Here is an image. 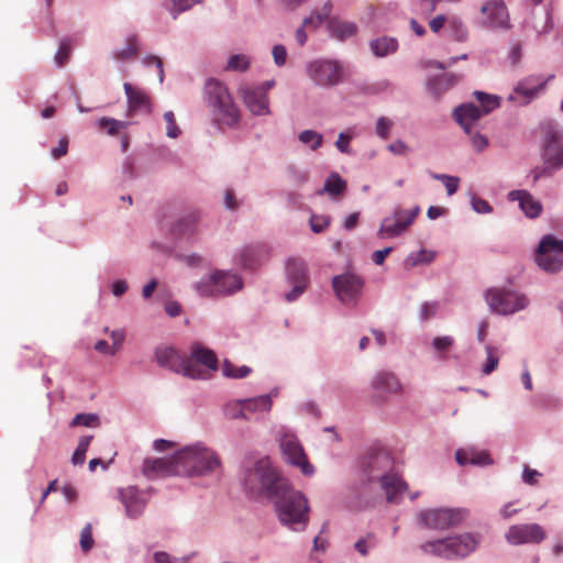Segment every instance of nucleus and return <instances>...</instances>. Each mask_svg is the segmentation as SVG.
Listing matches in <instances>:
<instances>
[{"instance_id":"36","label":"nucleus","mask_w":563,"mask_h":563,"mask_svg":"<svg viewBox=\"0 0 563 563\" xmlns=\"http://www.w3.org/2000/svg\"><path fill=\"white\" fill-rule=\"evenodd\" d=\"M419 212V207H415L411 210L396 209L394 213L390 216V218H393L398 223L402 224L404 231H406L413 223Z\"/></svg>"},{"instance_id":"35","label":"nucleus","mask_w":563,"mask_h":563,"mask_svg":"<svg viewBox=\"0 0 563 563\" xmlns=\"http://www.w3.org/2000/svg\"><path fill=\"white\" fill-rule=\"evenodd\" d=\"M404 231V225L395 221L390 217H386L380 224V228L378 230V236L385 238V236H398Z\"/></svg>"},{"instance_id":"12","label":"nucleus","mask_w":563,"mask_h":563,"mask_svg":"<svg viewBox=\"0 0 563 563\" xmlns=\"http://www.w3.org/2000/svg\"><path fill=\"white\" fill-rule=\"evenodd\" d=\"M489 307L497 313L511 314L528 306L525 295L506 289H489L486 294Z\"/></svg>"},{"instance_id":"2","label":"nucleus","mask_w":563,"mask_h":563,"mask_svg":"<svg viewBox=\"0 0 563 563\" xmlns=\"http://www.w3.org/2000/svg\"><path fill=\"white\" fill-rule=\"evenodd\" d=\"M362 472L367 482L380 483L389 503H396L408 488L395 467L394 459L384 450L368 453L362 462Z\"/></svg>"},{"instance_id":"47","label":"nucleus","mask_w":563,"mask_h":563,"mask_svg":"<svg viewBox=\"0 0 563 563\" xmlns=\"http://www.w3.org/2000/svg\"><path fill=\"white\" fill-rule=\"evenodd\" d=\"M196 290L205 297L217 296L214 274L196 284Z\"/></svg>"},{"instance_id":"57","label":"nucleus","mask_w":563,"mask_h":563,"mask_svg":"<svg viewBox=\"0 0 563 563\" xmlns=\"http://www.w3.org/2000/svg\"><path fill=\"white\" fill-rule=\"evenodd\" d=\"M274 62L277 66H284L287 58L286 47L282 44H277L272 49Z\"/></svg>"},{"instance_id":"42","label":"nucleus","mask_w":563,"mask_h":563,"mask_svg":"<svg viewBox=\"0 0 563 563\" xmlns=\"http://www.w3.org/2000/svg\"><path fill=\"white\" fill-rule=\"evenodd\" d=\"M199 220V212L192 211L186 218L181 219L177 227L176 232L179 234H189L194 232L195 224Z\"/></svg>"},{"instance_id":"19","label":"nucleus","mask_w":563,"mask_h":563,"mask_svg":"<svg viewBox=\"0 0 563 563\" xmlns=\"http://www.w3.org/2000/svg\"><path fill=\"white\" fill-rule=\"evenodd\" d=\"M178 467V454L170 459H146L143 464V473L148 478L180 475Z\"/></svg>"},{"instance_id":"18","label":"nucleus","mask_w":563,"mask_h":563,"mask_svg":"<svg viewBox=\"0 0 563 563\" xmlns=\"http://www.w3.org/2000/svg\"><path fill=\"white\" fill-rule=\"evenodd\" d=\"M332 285L339 299L342 302H350L361 295L364 282L360 276L347 273L335 276Z\"/></svg>"},{"instance_id":"15","label":"nucleus","mask_w":563,"mask_h":563,"mask_svg":"<svg viewBox=\"0 0 563 563\" xmlns=\"http://www.w3.org/2000/svg\"><path fill=\"white\" fill-rule=\"evenodd\" d=\"M479 23L490 29H509V13L504 0H488L481 7Z\"/></svg>"},{"instance_id":"60","label":"nucleus","mask_w":563,"mask_h":563,"mask_svg":"<svg viewBox=\"0 0 563 563\" xmlns=\"http://www.w3.org/2000/svg\"><path fill=\"white\" fill-rule=\"evenodd\" d=\"M110 336L112 340L111 347L114 350V353L121 347L123 344L125 334L123 330H113L110 332Z\"/></svg>"},{"instance_id":"32","label":"nucleus","mask_w":563,"mask_h":563,"mask_svg":"<svg viewBox=\"0 0 563 563\" xmlns=\"http://www.w3.org/2000/svg\"><path fill=\"white\" fill-rule=\"evenodd\" d=\"M139 55V36L131 34L126 37L125 47L113 53V58L119 62L130 60Z\"/></svg>"},{"instance_id":"51","label":"nucleus","mask_w":563,"mask_h":563,"mask_svg":"<svg viewBox=\"0 0 563 563\" xmlns=\"http://www.w3.org/2000/svg\"><path fill=\"white\" fill-rule=\"evenodd\" d=\"M375 545H376L375 534L367 533V536L365 538H362L355 542L354 548L360 554L366 555L368 552V549L375 548Z\"/></svg>"},{"instance_id":"9","label":"nucleus","mask_w":563,"mask_h":563,"mask_svg":"<svg viewBox=\"0 0 563 563\" xmlns=\"http://www.w3.org/2000/svg\"><path fill=\"white\" fill-rule=\"evenodd\" d=\"M309 78L320 87H333L345 78V69L342 63L335 59L318 58L307 66Z\"/></svg>"},{"instance_id":"43","label":"nucleus","mask_w":563,"mask_h":563,"mask_svg":"<svg viewBox=\"0 0 563 563\" xmlns=\"http://www.w3.org/2000/svg\"><path fill=\"white\" fill-rule=\"evenodd\" d=\"M331 11V3H325L323 7L322 13H312L310 16L306 18L302 21L303 26L317 29L319 25L322 24L324 20L328 19Z\"/></svg>"},{"instance_id":"45","label":"nucleus","mask_w":563,"mask_h":563,"mask_svg":"<svg viewBox=\"0 0 563 563\" xmlns=\"http://www.w3.org/2000/svg\"><path fill=\"white\" fill-rule=\"evenodd\" d=\"M486 353H487L486 363L484 364L482 372L484 375H489L497 368L498 363H499V357H498V351L494 346L487 345Z\"/></svg>"},{"instance_id":"25","label":"nucleus","mask_w":563,"mask_h":563,"mask_svg":"<svg viewBox=\"0 0 563 563\" xmlns=\"http://www.w3.org/2000/svg\"><path fill=\"white\" fill-rule=\"evenodd\" d=\"M269 249L266 244L258 243L245 246L240 254V262L246 268H255L268 258Z\"/></svg>"},{"instance_id":"50","label":"nucleus","mask_w":563,"mask_h":563,"mask_svg":"<svg viewBox=\"0 0 563 563\" xmlns=\"http://www.w3.org/2000/svg\"><path fill=\"white\" fill-rule=\"evenodd\" d=\"M93 544L92 526L91 523H87L80 532V548L85 553H87L92 549Z\"/></svg>"},{"instance_id":"44","label":"nucleus","mask_w":563,"mask_h":563,"mask_svg":"<svg viewBox=\"0 0 563 563\" xmlns=\"http://www.w3.org/2000/svg\"><path fill=\"white\" fill-rule=\"evenodd\" d=\"M249 67V57L244 54H236L229 58L225 69L231 71H245Z\"/></svg>"},{"instance_id":"40","label":"nucleus","mask_w":563,"mask_h":563,"mask_svg":"<svg viewBox=\"0 0 563 563\" xmlns=\"http://www.w3.org/2000/svg\"><path fill=\"white\" fill-rule=\"evenodd\" d=\"M345 188L346 183L336 173H332L325 180L323 191L330 195H340Z\"/></svg>"},{"instance_id":"28","label":"nucleus","mask_w":563,"mask_h":563,"mask_svg":"<svg viewBox=\"0 0 563 563\" xmlns=\"http://www.w3.org/2000/svg\"><path fill=\"white\" fill-rule=\"evenodd\" d=\"M216 291L218 295H227L242 288V280L235 274L216 272Z\"/></svg>"},{"instance_id":"38","label":"nucleus","mask_w":563,"mask_h":563,"mask_svg":"<svg viewBox=\"0 0 563 563\" xmlns=\"http://www.w3.org/2000/svg\"><path fill=\"white\" fill-rule=\"evenodd\" d=\"M298 140L308 145L312 151L318 150L323 143L322 134L313 130H303L298 134Z\"/></svg>"},{"instance_id":"14","label":"nucleus","mask_w":563,"mask_h":563,"mask_svg":"<svg viewBox=\"0 0 563 563\" xmlns=\"http://www.w3.org/2000/svg\"><path fill=\"white\" fill-rule=\"evenodd\" d=\"M280 449L286 460L301 470L303 475H312L313 466L309 463L305 450L294 434H285L280 440Z\"/></svg>"},{"instance_id":"23","label":"nucleus","mask_w":563,"mask_h":563,"mask_svg":"<svg viewBox=\"0 0 563 563\" xmlns=\"http://www.w3.org/2000/svg\"><path fill=\"white\" fill-rule=\"evenodd\" d=\"M507 197L509 201H518L521 211L530 219H536L542 213V203L527 190H511Z\"/></svg>"},{"instance_id":"34","label":"nucleus","mask_w":563,"mask_h":563,"mask_svg":"<svg viewBox=\"0 0 563 563\" xmlns=\"http://www.w3.org/2000/svg\"><path fill=\"white\" fill-rule=\"evenodd\" d=\"M129 125V122L115 120L112 118H100L97 121V126L102 130L107 131L109 135H117L120 133L122 129H125Z\"/></svg>"},{"instance_id":"24","label":"nucleus","mask_w":563,"mask_h":563,"mask_svg":"<svg viewBox=\"0 0 563 563\" xmlns=\"http://www.w3.org/2000/svg\"><path fill=\"white\" fill-rule=\"evenodd\" d=\"M373 389L378 396L401 393L402 385L398 377L390 372H379L372 382Z\"/></svg>"},{"instance_id":"55","label":"nucleus","mask_w":563,"mask_h":563,"mask_svg":"<svg viewBox=\"0 0 563 563\" xmlns=\"http://www.w3.org/2000/svg\"><path fill=\"white\" fill-rule=\"evenodd\" d=\"M393 128V121L388 118L380 117L376 123V133L382 139H387L389 136V131Z\"/></svg>"},{"instance_id":"4","label":"nucleus","mask_w":563,"mask_h":563,"mask_svg":"<svg viewBox=\"0 0 563 563\" xmlns=\"http://www.w3.org/2000/svg\"><path fill=\"white\" fill-rule=\"evenodd\" d=\"M479 539L472 533H463L444 539L428 541L421 544V550L442 559H460L471 554L477 548Z\"/></svg>"},{"instance_id":"64","label":"nucleus","mask_w":563,"mask_h":563,"mask_svg":"<svg viewBox=\"0 0 563 563\" xmlns=\"http://www.w3.org/2000/svg\"><path fill=\"white\" fill-rule=\"evenodd\" d=\"M350 140L351 137L345 133H340L335 142L336 148L342 153H350Z\"/></svg>"},{"instance_id":"11","label":"nucleus","mask_w":563,"mask_h":563,"mask_svg":"<svg viewBox=\"0 0 563 563\" xmlns=\"http://www.w3.org/2000/svg\"><path fill=\"white\" fill-rule=\"evenodd\" d=\"M467 516L464 509L439 508L421 511L419 517L424 527L446 530L459 526Z\"/></svg>"},{"instance_id":"58","label":"nucleus","mask_w":563,"mask_h":563,"mask_svg":"<svg viewBox=\"0 0 563 563\" xmlns=\"http://www.w3.org/2000/svg\"><path fill=\"white\" fill-rule=\"evenodd\" d=\"M472 207L474 211H476L477 213H490L493 210V208L486 200L478 197H473Z\"/></svg>"},{"instance_id":"56","label":"nucleus","mask_w":563,"mask_h":563,"mask_svg":"<svg viewBox=\"0 0 563 563\" xmlns=\"http://www.w3.org/2000/svg\"><path fill=\"white\" fill-rule=\"evenodd\" d=\"M411 262V265L422 264V263H431L434 260V253L421 250L419 251L415 256L409 257Z\"/></svg>"},{"instance_id":"46","label":"nucleus","mask_w":563,"mask_h":563,"mask_svg":"<svg viewBox=\"0 0 563 563\" xmlns=\"http://www.w3.org/2000/svg\"><path fill=\"white\" fill-rule=\"evenodd\" d=\"M454 345V339L450 335L437 336L432 341V347L439 353L441 358H445V353Z\"/></svg>"},{"instance_id":"26","label":"nucleus","mask_w":563,"mask_h":563,"mask_svg":"<svg viewBox=\"0 0 563 563\" xmlns=\"http://www.w3.org/2000/svg\"><path fill=\"white\" fill-rule=\"evenodd\" d=\"M455 460L462 466L466 464L484 466L493 463L487 451H478L473 448L457 450Z\"/></svg>"},{"instance_id":"8","label":"nucleus","mask_w":563,"mask_h":563,"mask_svg":"<svg viewBox=\"0 0 563 563\" xmlns=\"http://www.w3.org/2000/svg\"><path fill=\"white\" fill-rule=\"evenodd\" d=\"M155 358L159 366L166 367L177 374L189 378H203V371L188 356L170 346H161L155 350Z\"/></svg>"},{"instance_id":"33","label":"nucleus","mask_w":563,"mask_h":563,"mask_svg":"<svg viewBox=\"0 0 563 563\" xmlns=\"http://www.w3.org/2000/svg\"><path fill=\"white\" fill-rule=\"evenodd\" d=\"M397 41L393 37H380L371 43V48L376 56L383 57L397 49Z\"/></svg>"},{"instance_id":"49","label":"nucleus","mask_w":563,"mask_h":563,"mask_svg":"<svg viewBox=\"0 0 563 563\" xmlns=\"http://www.w3.org/2000/svg\"><path fill=\"white\" fill-rule=\"evenodd\" d=\"M70 426L97 427L99 426V417L95 413H78L74 417Z\"/></svg>"},{"instance_id":"27","label":"nucleus","mask_w":563,"mask_h":563,"mask_svg":"<svg viewBox=\"0 0 563 563\" xmlns=\"http://www.w3.org/2000/svg\"><path fill=\"white\" fill-rule=\"evenodd\" d=\"M188 360L192 361V364H197L203 373H207V369H216L217 368V356L213 351L202 347L199 344H195L191 349L190 356ZM206 374H203V377Z\"/></svg>"},{"instance_id":"5","label":"nucleus","mask_w":563,"mask_h":563,"mask_svg":"<svg viewBox=\"0 0 563 563\" xmlns=\"http://www.w3.org/2000/svg\"><path fill=\"white\" fill-rule=\"evenodd\" d=\"M543 130V158L544 166L534 172L533 180L551 175L554 170L563 168V131L552 122L545 123Z\"/></svg>"},{"instance_id":"63","label":"nucleus","mask_w":563,"mask_h":563,"mask_svg":"<svg viewBox=\"0 0 563 563\" xmlns=\"http://www.w3.org/2000/svg\"><path fill=\"white\" fill-rule=\"evenodd\" d=\"M438 310V303L437 302H424L421 306V319L428 320L432 318Z\"/></svg>"},{"instance_id":"31","label":"nucleus","mask_w":563,"mask_h":563,"mask_svg":"<svg viewBox=\"0 0 563 563\" xmlns=\"http://www.w3.org/2000/svg\"><path fill=\"white\" fill-rule=\"evenodd\" d=\"M329 32L332 37L344 41L356 33L354 23L332 19L328 24Z\"/></svg>"},{"instance_id":"62","label":"nucleus","mask_w":563,"mask_h":563,"mask_svg":"<svg viewBox=\"0 0 563 563\" xmlns=\"http://www.w3.org/2000/svg\"><path fill=\"white\" fill-rule=\"evenodd\" d=\"M190 0H172V13L176 18L179 13L190 8Z\"/></svg>"},{"instance_id":"30","label":"nucleus","mask_w":563,"mask_h":563,"mask_svg":"<svg viewBox=\"0 0 563 563\" xmlns=\"http://www.w3.org/2000/svg\"><path fill=\"white\" fill-rule=\"evenodd\" d=\"M245 413L249 418L254 413L269 412L273 406V400L269 395H261L254 398L243 399Z\"/></svg>"},{"instance_id":"21","label":"nucleus","mask_w":563,"mask_h":563,"mask_svg":"<svg viewBox=\"0 0 563 563\" xmlns=\"http://www.w3.org/2000/svg\"><path fill=\"white\" fill-rule=\"evenodd\" d=\"M123 89L128 100V117L152 112L151 98L143 89L134 87L130 82H124Z\"/></svg>"},{"instance_id":"20","label":"nucleus","mask_w":563,"mask_h":563,"mask_svg":"<svg viewBox=\"0 0 563 563\" xmlns=\"http://www.w3.org/2000/svg\"><path fill=\"white\" fill-rule=\"evenodd\" d=\"M240 95L247 109L255 115L269 113V101L264 89H257L255 86L243 85L240 88Z\"/></svg>"},{"instance_id":"6","label":"nucleus","mask_w":563,"mask_h":563,"mask_svg":"<svg viewBox=\"0 0 563 563\" xmlns=\"http://www.w3.org/2000/svg\"><path fill=\"white\" fill-rule=\"evenodd\" d=\"M205 96L220 122L233 125L239 121V109L222 82L213 78L208 79L205 84Z\"/></svg>"},{"instance_id":"54","label":"nucleus","mask_w":563,"mask_h":563,"mask_svg":"<svg viewBox=\"0 0 563 563\" xmlns=\"http://www.w3.org/2000/svg\"><path fill=\"white\" fill-rule=\"evenodd\" d=\"M164 119L167 123V132H166L167 136L172 137V139H176L179 135L180 131L176 124L174 113L172 111H166L164 113Z\"/></svg>"},{"instance_id":"22","label":"nucleus","mask_w":563,"mask_h":563,"mask_svg":"<svg viewBox=\"0 0 563 563\" xmlns=\"http://www.w3.org/2000/svg\"><path fill=\"white\" fill-rule=\"evenodd\" d=\"M544 88V82H539L538 79L529 77L517 84L514 91L509 95V100L518 102L519 104L529 103L539 91Z\"/></svg>"},{"instance_id":"1","label":"nucleus","mask_w":563,"mask_h":563,"mask_svg":"<svg viewBox=\"0 0 563 563\" xmlns=\"http://www.w3.org/2000/svg\"><path fill=\"white\" fill-rule=\"evenodd\" d=\"M244 486L254 495H267L273 499L278 519L284 526L295 531L306 528L309 520L308 499L278 474L269 459L258 460L246 472Z\"/></svg>"},{"instance_id":"61","label":"nucleus","mask_w":563,"mask_h":563,"mask_svg":"<svg viewBox=\"0 0 563 563\" xmlns=\"http://www.w3.org/2000/svg\"><path fill=\"white\" fill-rule=\"evenodd\" d=\"M68 151V140L67 137H63L59 140V143L56 147L52 150V155L55 159H58L67 154Z\"/></svg>"},{"instance_id":"10","label":"nucleus","mask_w":563,"mask_h":563,"mask_svg":"<svg viewBox=\"0 0 563 563\" xmlns=\"http://www.w3.org/2000/svg\"><path fill=\"white\" fill-rule=\"evenodd\" d=\"M536 261L540 268L556 273L563 267V240L545 235L537 250Z\"/></svg>"},{"instance_id":"59","label":"nucleus","mask_w":563,"mask_h":563,"mask_svg":"<svg viewBox=\"0 0 563 563\" xmlns=\"http://www.w3.org/2000/svg\"><path fill=\"white\" fill-rule=\"evenodd\" d=\"M143 63L146 66L155 65L157 67V69H158L159 81L163 82V80H164V69H163V62H162V59L159 57L155 56V55H150V56L144 57Z\"/></svg>"},{"instance_id":"7","label":"nucleus","mask_w":563,"mask_h":563,"mask_svg":"<svg viewBox=\"0 0 563 563\" xmlns=\"http://www.w3.org/2000/svg\"><path fill=\"white\" fill-rule=\"evenodd\" d=\"M479 101L482 109L473 103H464L454 109L453 117L463 130L471 134L473 124L481 119L482 115L489 113L499 106V100L495 96H489L482 91L474 92Z\"/></svg>"},{"instance_id":"53","label":"nucleus","mask_w":563,"mask_h":563,"mask_svg":"<svg viewBox=\"0 0 563 563\" xmlns=\"http://www.w3.org/2000/svg\"><path fill=\"white\" fill-rule=\"evenodd\" d=\"M330 224V217L312 214L310 218V227L314 233H321Z\"/></svg>"},{"instance_id":"48","label":"nucleus","mask_w":563,"mask_h":563,"mask_svg":"<svg viewBox=\"0 0 563 563\" xmlns=\"http://www.w3.org/2000/svg\"><path fill=\"white\" fill-rule=\"evenodd\" d=\"M432 178L441 180L446 188L448 195H454L459 189L460 178L456 176H450L445 174H432Z\"/></svg>"},{"instance_id":"13","label":"nucleus","mask_w":563,"mask_h":563,"mask_svg":"<svg viewBox=\"0 0 563 563\" xmlns=\"http://www.w3.org/2000/svg\"><path fill=\"white\" fill-rule=\"evenodd\" d=\"M505 538L512 545L539 544L547 539V531L539 523H520L511 526Z\"/></svg>"},{"instance_id":"41","label":"nucleus","mask_w":563,"mask_h":563,"mask_svg":"<svg viewBox=\"0 0 563 563\" xmlns=\"http://www.w3.org/2000/svg\"><path fill=\"white\" fill-rule=\"evenodd\" d=\"M92 439V435H86L79 439L78 445L71 457V462L74 465H81L85 462L86 453Z\"/></svg>"},{"instance_id":"3","label":"nucleus","mask_w":563,"mask_h":563,"mask_svg":"<svg viewBox=\"0 0 563 563\" xmlns=\"http://www.w3.org/2000/svg\"><path fill=\"white\" fill-rule=\"evenodd\" d=\"M177 454L180 475L184 476L208 475L221 466L219 455L201 443L185 446Z\"/></svg>"},{"instance_id":"37","label":"nucleus","mask_w":563,"mask_h":563,"mask_svg":"<svg viewBox=\"0 0 563 563\" xmlns=\"http://www.w3.org/2000/svg\"><path fill=\"white\" fill-rule=\"evenodd\" d=\"M223 413L229 420L249 419L247 413H245L243 399L228 402L223 408Z\"/></svg>"},{"instance_id":"17","label":"nucleus","mask_w":563,"mask_h":563,"mask_svg":"<svg viewBox=\"0 0 563 563\" xmlns=\"http://www.w3.org/2000/svg\"><path fill=\"white\" fill-rule=\"evenodd\" d=\"M118 498L123 504L126 516L132 519L141 516L148 503L147 493L137 489L135 486L120 488Z\"/></svg>"},{"instance_id":"39","label":"nucleus","mask_w":563,"mask_h":563,"mask_svg":"<svg viewBox=\"0 0 563 563\" xmlns=\"http://www.w3.org/2000/svg\"><path fill=\"white\" fill-rule=\"evenodd\" d=\"M251 372V367L246 365L235 366L229 361H225L222 365L223 375L230 378H244L250 375Z\"/></svg>"},{"instance_id":"16","label":"nucleus","mask_w":563,"mask_h":563,"mask_svg":"<svg viewBox=\"0 0 563 563\" xmlns=\"http://www.w3.org/2000/svg\"><path fill=\"white\" fill-rule=\"evenodd\" d=\"M287 278L292 285V289L285 295V298L291 302L308 287L309 277L306 263L299 258L289 260L287 263Z\"/></svg>"},{"instance_id":"29","label":"nucleus","mask_w":563,"mask_h":563,"mask_svg":"<svg viewBox=\"0 0 563 563\" xmlns=\"http://www.w3.org/2000/svg\"><path fill=\"white\" fill-rule=\"evenodd\" d=\"M459 79L460 77L457 75L443 74L429 80L428 90L430 93L438 98L448 89L453 87L459 81Z\"/></svg>"},{"instance_id":"52","label":"nucleus","mask_w":563,"mask_h":563,"mask_svg":"<svg viewBox=\"0 0 563 563\" xmlns=\"http://www.w3.org/2000/svg\"><path fill=\"white\" fill-rule=\"evenodd\" d=\"M71 53V46L68 40H62L58 51L55 55V60L58 64V66H64L70 56Z\"/></svg>"}]
</instances>
